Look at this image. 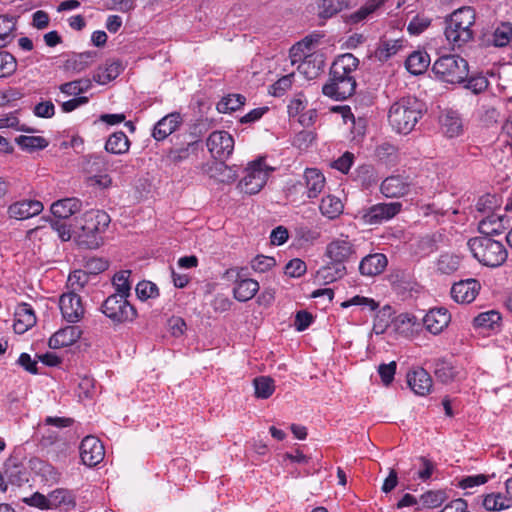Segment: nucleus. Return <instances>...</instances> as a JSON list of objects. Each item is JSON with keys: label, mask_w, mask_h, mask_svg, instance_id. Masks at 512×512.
<instances>
[{"label": "nucleus", "mask_w": 512, "mask_h": 512, "mask_svg": "<svg viewBox=\"0 0 512 512\" xmlns=\"http://www.w3.org/2000/svg\"><path fill=\"white\" fill-rule=\"evenodd\" d=\"M423 114V105L415 97H403L394 102L388 111V122L391 128L407 135L416 126Z\"/></svg>", "instance_id": "nucleus-1"}, {"label": "nucleus", "mask_w": 512, "mask_h": 512, "mask_svg": "<svg viewBox=\"0 0 512 512\" xmlns=\"http://www.w3.org/2000/svg\"><path fill=\"white\" fill-rule=\"evenodd\" d=\"M475 11L472 7L464 6L446 18L445 37L453 48H461L474 37L472 26L475 23Z\"/></svg>", "instance_id": "nucleus-2"}, {"label": "nucleus", "mask_w": 512, "mask_h": 512, "mask_svg": "<svg viewBox=\"0 0 512 512\" xmlns=\"http://www.w3.org/2000/svg\"><path fill=\"white\" fill-rule=\"evenodd\" d=\"M83 225L75 235L77 244L86 249H97L103 244L102 234L111 222L110 216L103 210H90L83 216Z\"/></svg>", "instance_id": "nucleus-3"}, {"label": "nucleus", "mask_w": 512, "mask_h": 512, "mask_svg": "<svg viewBox=\"0 0 512 512\" xmlns=\"http://www.w3.org/2000/svg\"><path fill=\"white\" fill-rule=\"evenodd\" d=\"M467 245L473 256L485 266L498 267L507 259L505 246L488 236L472 238Z\"/></svg>", "instance_id": "nucleus-4"}, {"label": "nucleus", "mask_w": 512, "mask_h": 512, "mask_svg": "<svg viewBox=\"0 0 512 512\" xmlns=\"http://www.w3.org/2000/svg\"><path fill=\"white\" fill-rule=\"evenodd\" d=\"M432 71L444 82L460 84L468 77L469 66L468 62L458 55H444L434 62Z\"/></svg>", "instance_id": "nucleus-5"}, {"label": "nucleus", "mask_w": 512, "mask_h": 512, "mask_svg": "<svg viewBox=\"0 0 512 512\" xmlns=\"http://www.w3.org/2000/svg\"><path fill=\"white\" fill-rule=\"evenodd\" d=\"M502 205V199L496 194L487 193L479 197L476 203L478 212L486 215L479 222V230L486 235L499 233L503 228V217L496 214L495 211Z\"/></svg>", "instance_id": "nucleus-6"}, {"label": "nucleus", "mask_w": 512, "mask_h": 512, "mask_svg": "<svg viewBox=\"0 0 512 512\" xmlns=\"http://www.w3.org/2000/svg\"><path fill=\"white\" fill-rule=\"evenodd\" d=\"M206 145L211 156L221 161L216 164V169L223 172H227V180H234L236 176L231 174V169L223 164V161L228 159L234 150V139L226 131H214L212 132L207 141Z\"/></svg>", "instance_id": "nucleus-7"}, {"label": "nucleus", "mask_w": 512, "mask_h": 512, "mask_svg": "<svg viewBox=\"0 0 512 512\" xmlns=\"http://www.w3.org/2000/svg\"><path fill=\"white\" fill-rule=\"evenodd\" d=\"M274 169L265 163V159L260 157L248 163L238 184V188L249 195L257 194L265 186L270 172Z\"/></svg>", "instance_id": "nucleus-8"}, {"label": "nucleus", "mask_w": 512, "mask_h": 512, "mask_svg": "<svg viewBox=\"0 0 512 512\" xmlns=\"http://www.w3.org/2000/svg\"><path fill=\"white\" fill-rule=\"evenodd\" d=\"M101 311L114 324L133 322L137 317L136 308L130 304L128 298L119 294L108 296L101 305Z\"/></svg>", "instance_id": "nucleus-9"}, {"label": "nucleus", "mask_w": 512, "mask_h": 512, "mask_svg": "<svg viewBox=\"0 0 512 512\" xmlns=\"http://www.w3.org/2000/svg\"><path fill=\"white\" fill-rule=\"evenodd\" d=\"M356 86V77H346L331 67L329 80L323 85L322 93L337 101L345 100L354 94Z\"/></svg>", "instance_id": "nucleus-10"}, {"label": "nucleus", "mask_w": 512, "mask_h": 512, "mask_svg": "<svg viewBox=\"0 0 512 512\" xmlns=\"http://www.w3.org/2000/svg\"><path fill=\"white\" fill-rule=\"evenodd\" d=\"M243 269L231 268L225 272V277L234 279L236 285L233 289L235 299L246 302L252 299L259 290V283L251 278H243Z\"/></svg>", "instance_id": "nucleus-11"}, {"label": "nucleus", "mask_w": 512, "mask_h": 512, "mask_svg": "<svg viewBox=\"0 0 512 512\" xmlns=\"http://www.w3.org/2000/svg\"><path fill=\"white\" fill-rule=\"evenodd\" d=\"M355 254V245L348 236L341 235V237L332 240L326 247V256L331 261L341 263L342 265L349 261Z\"/></svg>", "instance_id": "nucleus-12"}, {"label": "nucleus", "mask_w": 512, "mask_h": 512, "mask_svg": "<svg viewBox=\"0 0 512 512\" xmlns=\"http://www.w3.org/2000/svg\"><path fill=\"white\" fill-rule=\"evenodd\" d=\"M79 449L81 461L88 467H95L104 459V446L95 436H86Z\"/></svg>", "instance_id": "nucleus-13"}, {"label": "nucleus", "mask_w": 512, "mask_h": 512, "mask_svg": "<svg viewBox=\"0 0 512 512\" xmlns=\"http://www.w3.org/2000/svg\"><path fill=\"white\" fill-rule=\"evenodd\" d=\"M63 318L69 323L79 322L85 313L81 297L74 292L64 293L59 300Z\"/></svg>", "instance_id": "nucleus-14"}, {"label": "nucleus", "mask_w": 512, "mask_h": 512, "mask_svg": "<svg viewBox=\"0 0 512 512\" xmlns=\"http://www.w3.org/2000/svg\"><path fill=\"white\" fill-rule=\"evenodd\" d=\"M400 202L379 203L371 206L363 215V219L368 224H377L389 220L397 215L401 210Z\"/></svg>", "instance_id": "nucleus-15"}, {"label": "nucleus", "mask_w": 512, "mask_h": 512, "mask_svg": "<svg viewBox=\"0 0 512 512\" xmlns=\"http://www.w3.org/2000/svg\"><path fill=\"white\" fill-rule=\"evenodd\" d=\"M481 289V284L476 279H466L454 283L451 288V297L457 303H471L475 300Z\"/></svg>", "instance_id": "nucleus-16"}, {"label": "nucleus", "mask_w": 512, "mask_h": 512, "mask_svg": "<svg viewBox=\"0 0 512 512\" xmlns=\"http://www.w3.org/2000/svg\"><path fill=\"white\" fill-rule=\"evenodd\" d=\"M450 320L451 316L446 308H434L424 316L423 324L430 333L437 335L448 326Z\"/></svg>", "instance_id": "nucleus-17"}, {"label": "nucleus", "mask_w": 512, "mask_h": 512, "mask_svg": "<svg viewBox=\"0 0 512 512\" xmlns=\"http://www.w3.org/2000/svg\"><path fill=\"white\" fill-rule=\"evenodd\" d=\"M43 210V204L38 200L18 201L8 208V214L11 218L24 220L40 214Z\"/></svg>", "instance_id": "nucleus-18"}, {"label": "nucleus", "mask_w": 512, "mask_h": 512, "mask_svg": "<svg viewBox=\"0 0 512 512\" xmlns=\"http://www.w3.org/2000/svg\"><path fill=\"white\" fill-rule=\"evenodd\" d=\"M82 335L79 326H66L55 332L49 339L48 345L52 349H59L74 344Z\"/></svg>", "instance_id": "nucleus-19"}, {"label": "nucleus", "mask_w": 512, "mask_h": 512, "mask_svg": "<svg viewBox=\"0 0 512 512\" xmlns=\"http://www.w3.org/2000/svg\"><path fill=\"white\" fill-rule=\"evenodd\" d=\"M407 383L411 390L420 396L429 394L432 388V378L423 368L410 371L407 374Z\"/></svg>", "instance_id": "nucleus-20"}, {"label": "nucleus", "mask_w": 512, "mask_h": 512, "mask_svg": "<svg viewBox=\"0 0 512 512\" xmlns=\"http://www.w3.org/2000/svg\"><path fill=\"white\" fill-rule=\"evenodd\" d=\"M182 123V117L180 113L173 112L162 119H160L155 125L152 132V136L155 140L161 141L166 139L169 135L175 132L180 124Z\"/></svg>", "instance_id": "nucleus-21"}, {"label": "nucleus", "mask_w": 512, "mask_h": 512, "mask_svg": "<svg viewBox=\"0 0 512 512\" xmlns=\"http://www.w3.org/2000/svg\"><path fill=\"white\" fill-rule=\"evenodd\" d=\"M325 56L320 51H314L298 64V71L311 80L315 79L324 69Z\"/></svg>", "instance_id": "nucleus-22"}, {"label": "nucleus", "mask_w": 512, "mask_h": 512, "mask_svg": "<svg viewBox=\"0 0 512 512\" xmlns=\"http://www.w3.org/2000/svg\"><path fill=\"white\" fill-rule=\"evenodd\" d=\"M200 150V142L193 141L185 146L170 149L167 153V160L174 165H179L196 159Z\"/></svg>", "instance_id": "nucleus-23"}, {"label": "nucleus", "mask_w": 512, "mask_h": 512, "mask_svg": "<svg viewBox=\"0 0 512 512\" xmlns=\"http://www.w3.org/2000/svg\"><path fill=\"white\" fill-rule=\"evenodd\" d=\"M380 189L382 194L386 197H402L408 194L410 190V183L407 178L402 176H390L381 183Z\"/></svg>", "instance_id": "nucleus-24"}, {"label": "nucleus", "mask_w": 512, "mask_h": 512, "mask_svg": "<svg viewBox=\"0 0 512 512\" xmlns=\"http://www.w3.org/2000/svg\"><path fill=\"white\" fill-rule=\"evenodd\" d=\"M387 264L388 260L384 254H369L360 261L359 271L364 276H376L385 270Z\"/></svg>", "instance_id": "nucleus-25"}, {"label": "nucleus", "mask_w": 512, "mask_h": 512, "mask_svg": "<svg viewBox=\"0 0 512 512\" xmlns=\"http://www.w3.org/2000/svg\"><path fill=\"white\" fill-rule=\"evenodd\" d=\"M36 323L33 309L28 304H21L15 312L14 331L17 334L25 333Z\"/></svg>", "instance_id": "nucleus-26"}, {"label": "nucleus", "mask_w": 512, "mask_h": 512, "mask_svg": "<svg viewBox=\"0 0 512 512\" xmlns=\"http://www.w3.org/2000/svg\"><path fill=\"white\" fill-rule=\"evenodd\" d=\"M304 183L307 197L316 198L325 187V177L319 170L308 168L304 172Z\"/></svg>", "instance_id": "nucleus-27"}, {"label": "nucleus", "mask_w": 512, "mask_h": 512, "mask_svg": "<svg viewBox=\"0 0 512 512\" xmlns=\"http://www.w3.org/2000/svg\"><path fill=\"white\" fill-rule=\"evenodd\" d=\"M48 506L50 509L63 508L72 510L76 506V500L73 493L67 489H56L47 495Z\"/></svg>", "instance_id": "nucleus-28"}, {"label": "nucleus", "mask_w": 512, "mask_h": 512, "mask_svg": "<svg viewBox=\"0 0 512 512\" xmlns=\"http://www.w3.org/2000/svg\"><path fill=\"white\" fill-rule=\"evenodd\" d=\"M318 42V38L314 36H307L301 41L294 44L289 50V57L291 64H300L305 60L310 53H312V47Z\"/></svg>", "instance_id": "nucleus-29"}, {"label": "nucleus", "mask_w": 512, "mask_h": 512, "mask_svg": "<svg viewBox=\"0 0 512 512\" xmlns=\"http://www.w3.org/2000/svg\"><path fill=\"white\" fill-rule=\"evenodd\" d=\"M81 209V201L77 198H65L54 202L51 206L53 218L68 219Z\"/></svg>", "instance_id": "nucleus-30"}, {"label": "nucleus", "mask_w": 512, "mask_h": 512, "mask_svg": "<svg viewBox=\"0 0 512 512\" xmlns=\"http://www.w3.org/2000/svg\"><path fill=\"white\" fill-rule=\"evenodd\" d=\"M359 66V59L351 53L339 55L332 63L331 67L339 71L346 77H356Z\"/></svg>", "instance_id": "nucleus-31"}, {"label": "nucleus", "mask_w": 512, "mask_h": 512, "mask_svg": "<svg viewBox=\"0 0 512 512\" xmlns=\"http://www.w3.org/2000/svg\"><path fill=\"white\" fill-rule=\"evenodd\" d=\"M346 274V267L341 263H335L331 261L326 266L321 267L316 273V279L323 283L329 284L340 278H342Z\"/></svg>", "instance_id": "nucleus-32"}, {"label": "nucleus", "mask_w": 512, "mask_h": 512, "mask_svg": "<svg viewBox=\"0 0 512 512\" xmlns=\"http://www.w3.org/2000/svg\"><path fill=\"white\" fill-rule=\"evenodd\" d=\"M441 126L444 134L449 138L457 137L463 132L462 120L454 111L445 112L441 117Z\"/></svg>", "instance_id": "nucleus-33"}, {"label": "nucleus", "mask_w": 512, "mask_h": 512, "mask_svg": "<svg viewBox=\"0 0 512 512\" xmlns=\"http://www.w3.org/2000/svg\"><path fill=\"white\" fill-rule=\"evenodd\" d=\"M501 314L496 310H490L478 314L473 319V326L475 328L486 330H498L501 327Z\"/></svg>", "instance_id": "nucleus-34"}, {"label": "nucleus", "mask_w": 512, "mask_h": 512, "mask_svg": "<svg viewBox=\"0 0 512 512\" xmlns=\"http://www.w3.org/2000/svg\"><path fill=\"white\" fill-rule=\"evenodd\" d=\"M130 148V141L123 131L114 132L105 143V150L111 154H125Z\"/></svg>", "instance_id": "nucleus-35"}, {"label": "nucleus", "mask_w": 512, "mask_h": 512, "mask_svg": "<svg viewBox=\"0 0 512 512\" xmlns=\"http://www.w3.org/2000/svg\"><path fill=\"white\" fill-rule=\"evenodd\" d=\"M121 68V64L117 61L107 62L97 69L93 75V80L102 85L107 84L120 74Z\"/></svg>", "instance_id": "nucleus-36"}, {"label": "nucleus", "mask_w": 512, "mask_h": 512, "mask_svg": "<svg viewBox=\"0 0 512 512\" xmlns=\"http://www.w3.org/2000/svg\"><path fill=\"white\" fill-rule=\"evenodd\" d=\"M17 19L14 16L0 15V49L6 47L14 39Z\"/></svg>", "instance_id": "nucleus-37"}, {"label": "nucleus", "mask_w": 512, "mask_h": 512, "mask_svg": "<svg viewBox=\"0 0 512 512\" xmlns=\"http://www.w3.org/2000/svg\"><path fill=\"white\" fill-rule=\"evenodd\" d=\"M342 201L333 195H327L322 198L319 209L322 215L329 219L337 218L343 212Z\"/></svg>", "instance_id": "nucleus-38"}, {"label": "nucleus", "mask_w": 512, "mask_h": 512, "mask_svg": "<svg viewBox=\"0 0 512 512\" xmlns=\"http://www.w3.org/2000/svg\"><path fill=\"white\" fill-rule=\"evenodd\" d=\"M430 60L426 53L417 51L410 54L405 62L406 69L413 75L423 73L429 66Z\"/></svg>", "instance_id": "nucleus-39"}, {"label": "nucleus", "mask_w": 512, "mask_h": 512, "mask_svg": "<svg viewBox=\"0 0 512 512\" xmlns=\"http://www.w3.org/2000/svg\"><path fill=\"white\" fill-rule=\"evenodd\" d=\"M130 276L131 271L129 270H121L113 276L112 284L115 289L114 294H119L124 298H128L131 295L132 283Z\"/></svg>", "instance_id": "nucleus-40"}, {"label": "nucleus", "mask_w": 512, "mask_h": 512, "mask_svg": "<svg viewBox=\"0 0 512 512\" xmlns=\"http://www.w3.org/2000/svg\"><path fill=\"white\" fill-rule=\"evenodd\" d=\"M95 52H83L74 55L66 61V68L75 73H80L87 69L94 62Z\"/></svg>", "instance_id": "nucleus-41"}, {"label": "nucleus", "mask_w": 512, "mask_h": 512, "mask_svg": "<svg viewBox=\"0 0 512 512\" xmlns=\"http://www.w3.org/2000/svg\"><path fill=\"white\" fill-rule=\"evenodd\" d=\"M348 7V0H322L318 5V16L328 19Z\"/></svg>", "instance_id": "nucleus-42"}, {"label": "nucleus", "mask_w": 512, "mask_h": 512, "mask_svg": "<svg viewBox=\"0 0 512 512\" xmlns=\"http://www.w3.org/2000/svg\"><path fill=\"white\" fill-rule=\"evenodd\" d=\"M484 508L488 511H502L512 507V503L507 495L501 493L487 494L482 502Z\"/></svg>", "instance_id": "nucleus-43"}, {"label": "nucleus", "mask_w": 512, "mask_h": 512, "mask_svg": "<svg viewBox=\"0 0 512 512\" xmlns=\"http://www.w3.org/2000/svg\"><path fill=\"white\" fill-rule=\"evenodd\" d=\"M384 3V0H368L364 5H362L357 11L351 13L347 21L351 24H357L363 20H365L370 14L375 12L378 8H380Z\"/></svg>", "instance_id": "nucleus-44"}, {"label": "nucleus", "mask_w": 512, "mask_h": 512, "mask_svg": "<svg viewBox=\"0 0 512 512\" xmlns=\"http://www.w3.org/2000/svg\"><path fill=\"white\" fill-rule=\"evenodd\" d=\"M402 47L400 40H384L375 50V57L381 61H387L395 55Z\"/></svg>", "instance_id": "nucleus-45"}, {"label": "nucleus", "mask_w": 512, "mask_h": 512, "mask_svg": "<svg viewBox=\"0 0 512 512\" xmlns=\"http://www.w3.org/2000/svg\"><path fill=\"white\" fill-rule=\"evenodd\" d=\"M456 368L446 360H437L435 363L434 374L442 383H449L457 376Z\"/></svg>", "instance_id": "nucleus-46"}, {"label": "nucleus", "mask_w": 512, "mask_h": 512, "mask_svg": "<svg viewBox=\"0 0 512 512\" xmlns=\"http://www.w3.org/2000/svg\"><path fill=\"white\" fill-rule=\"evenodd\" d=\"M254 388H255V396L261 399L269 398L274 390V380L270 377L260 376L253 380Z\"/></svg>", "instance_id": "nucleus-47"}, {"label": "nucleus", "mask_w": 512, "mask_h": 512, "mask_svg": "<svg viewBox=\"0 0 512 512\" xmlns=\"http://www.w3.org/2000/svg\"><path fill=\"white\" fill-rule=\"evenodd\" d=\"M92 87V81L89 78H82L64 83L60 86V91L67 95H79L88 91Z\"/></svg>", "instance_id": "nucleus-48"}, {"label": "nucleus", "mask_w": 512, "mask_h": 512, "mask_svg": "<svg viewBox=\"0 0 512 512\" xmlns=\"http://www.w3.org/2000/svg\"><path fill=\"white\" fill-rule=\"evenodd\" d=\"M512 39V24L503 22L498 25L493 33V44L496 47H504L509 44Z\"/></svg>", "instance_id": "nucleus-49"}, {"label": "nucleus", "mask_w": 512, "mask_h": 512, "mask_svg": "<svg viewBox=\"0 0 512 512\" xmlns=\"http://www.w3.org/2000/svg\"><path fill=\"white\" fill-rule=\"evenodd\" d=\"M245 103V97L241 94H230L223 97L222 100L217 104V110L220 113H229L236 111Z\"/></svg>", "instance_id": "nucleus-50"}, {"label": "nucleus", "mask_w": 512, "mask_h": 512, "mask_svg": "<svg viewBox=\"0 0 512 512\" xmlns=\"http://www.w3.org/2000/svg\"><path fill=\"white\" fill-rule=\"evenodd\" d=\"M16 143L24 150L34 151L44 149L48 146V141L41 136L21 135L16 138Z\"/></svg>", "instance_id": "nucleus-51"}, {"label": "nucleus", "mask_w": 512, "mask_h": 512, "mask_svg": "<svg viewBox=\"0 0 512 512\" xmlns=\"http://www.w3.org/2000/svg\"><path fill=\"white\" fill-rule=\"evenodd\" d=\"M16 70V58L11 53L0 49V78L10 77Z\"/></svg>", "instance_id": "nucleus-52"}, {"label": "nucleus", "mask_w": 512, "mask_h": 512, "mask_svg": "<svg viewBox=\"0 0 512 512\" xmlns=\"http://www.w3.org/2000/svg\"><path fill=\"white\" fill-rule=\"evenodd\" d=\"M89 281V274L83 270H75L70 273L67 281V286L70 292L77 293L81 291Z\"/></svg>", "instance_id": "nucleus-53"}, {"label": "nucleus", "mask_w": 512, "mask_h": 512, "mask_svg": "<svg viewBox=\"0 0 512 512\" xmlns=\"http://www.w3.org/2000/svg\"><path fill=\"white\" fill-rule=\"evenodd\" d=\"M446 493L442 490H430L421 495L420 500L426 508H437L446 500Z\"/></svg>", "instance_id": "nucleus-54"}, {"label": "nucleus", "mask_w": 512, "mask_h": 512, "mask_svg": "<svg viewBox=\"0 0 512 512\" xmlns=\"http://www.w3.org/2000/svg\"><path fill=\"white\" fill-rule=\"evenodd\" d=\"M464 83H465L464 88L471 90L472 93H474L476 95L483 93L485 90H487V88L489 86L488 79L482 74H478V75L471 76L470 78H466Z\"/></svg>", "instance_id": "nucleus-55"}, {"label": "nucleus", "mask_w": 512, "mask_h": 512, "mask_svg": "<svg viewBox=\"0 0 512 512\" xmlns=\"http://www.w3.org/2000/svg\"><path fill=\"white\" fill-rule=\"evenodd\" d=\"M459 264L460 261L457 256L444 254L440 256L437 268L443 274H451L458 269Z\"/></svg>", "instance_id": "nucleus-56"}, {"label": "nucleus", "mask_w": 512, "mask_h": 512, "mask_svg": "<svg viewBox=\"0 0 512 512\" xmlns=\"http://www.w3.org/2000/svg\"><path fill=\"white\" fill-rule=\"evenodd\" d=\"M63 218H51L49 219L51 228L57 232L59 238L62 241H68L72 238L71 225Z\"/></svg>", "instance_id": "nucleus-57"}, {"label": "nucleus", "mask_w": 512, "mask_h": 512, "mask_svg": "<svg viewBox=\"0 0 512 512\" xmlns=\"http://www.w3.org/2000/svg\"><path fill=\"white\" fill-rule=\"evenodd\" d=\"M137 297L144 301L149 298H155L159 294L158 287L150 281H141L135 288Z\"/></svg>", "instance_id": "nucleus-58"}, {"label": "nucleus", "mask_w": 512, "mask_h": 512, "mask_svg": "<svg viewBox=\"0 0 512 512\" xmlns=\"http://www.w3.org/2000/svg\"><path fill=\"white\" fill-rule=\"evenodd\" d=\"M276 261L273 257L258 255L251 261V268L255 272L265 273L273 268Z\"/></svg>", "instance_id": "nucleus-59"}, {"label": "nucleus", "mask_w": 512, "mask_h": 512, "mask_svg": "<svg viewBox=\"0 0 512 512\" xmlns=\"http://www.w3.org/2000/svg\"><path fill=\"white\" fill-rule=\"evenodd\" d=\"M396 362L392 361L388 364H381L378 367V373L380 375L381 381L385 386H388L394 379V375L396 372Z\"/></svg>", "instance_id": "nucleus-60"}, {"label": "nucleus", "mask_w": 512, "mask_h": 512, "mask_svg": "<svg viewBox=\"0 0 512 512\" xmlns=\"http://www.w3.org/2000/svg\"><path fill=\"white\" fill-rule=\"evenodd\" d=\"M306 272V264L301 259L295 258L285 266V274L290 277H300Z\"/></svg>", "instance_id": "nucleus-61"}, {"label": "nucleus", "mask_w": 512, "mask_h": 512, "mask_svg": "<svg viewBox=\"0 0 512 512\" xmlns=\"http://www.w3.org/2000/svg\"><path fill=\"white\" fill-rule=\"evenodd\" d=\"M108 261L102 258H89L85 263L86 272L88 274H98L105 271L108 268Z\"/></svg>", "instance_id": "nucleus-62"}, {"label": "nucleus", "mask_w": 512, "mask_h": 512, "mask_svg": "<svg viewBox=\"0 0 512 512\" xmlns=\"http://www.w3.org/2000/svg\"><path fill=\"white\" fill-rule=\"evenodd\" d=\"M352 305H359V306H367L371 311H374L378 308V303L371 298L363 297L356 295L352 297L351 299L344 301L341 306L344 308H347Z\"/></svg>", "instance_id": "nucleus-63"}, {"label": "nucleus", "mask_w": 512, "mask_h": 512, "mask_svg": "<svg viewBox=\"0 0 512 512\" xmlns=\"http://www.w3.org/2000/svg\"><path fill=\"white\" fill-rule=\"evenodd\" d=\"M488 481V477L484 474H477L466 476L461 479L459 486L463 489L473 488L485 484Z\"/></svg>", "instance_id": "nucleus-64"}]
</instances>
